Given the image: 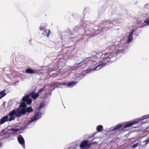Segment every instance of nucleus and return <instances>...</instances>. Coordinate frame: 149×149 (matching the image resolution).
Here are the masks:
<instances>
[{"label": "nucleus", "instance_id": "obj_1", "mask_svg": "<svg viewBox=\"0 0 149 149\" xmlns=\"http://www.w3.org/2000/svg\"><path fill=\"white\" fill-rule=\"evenodd\" d=\"M134 31V30H132L130 32L127 40L124 43H120L119 42L116 41L113 43V45L108 47L106 49V50L108 51L109 52L102 54L97 61H91L90 58L83 59L82 61L86 65L88 64H90L91 66H95L92 69H87L85 71V73L82 74L83 76H84L86 74L98 70L114 61L116 56L123 53L129 47V44L131 43L133 40V34Z\"/></svg>", "mask_w": 149, "mask_h": 149}, {"label": "nucleus", "instance_id": "obj_2", "mask_svg": "<svg viewBox=\"0 0 149 149\" xmlns=\"http://www.w3.org/2000/svg\"><path fill=\"white\" fill-rule=\"evenodd\" d=\"M109 20L104 21L102 24H100L98 26H95L93 29H92V27L94 26V24L92 23H90L88 21H85L83 22L82 24V26L84 29L85 33L91 37L94 36L95 34H99L101 31L104 30V29L107 30L113 26L107 27L110 26L109 24L106 25V23Z\"/></svg>", "mask_w": 149, "mask_h": 149}, {"label": "nucleus", "instance_id": "obj_3", "mask_svg": "<svg viewBox=\"0 0 149 149\" xmlns=\"http://www.w3.org/2000/svg\"><path fill=\"white\" fill-rule=\"evenodd\" d=\"M32 101L31 99L29 97L28 95H26L22 98L21 104L19 106L21 116L26 113H31L33 111V109L31 107H26V104H30Z\"/></svg>", "mask_w": 149, "mask_h": 149}, {"label": "nucleus", "instance_id": "obj_4", "mask_svg": "<svg viewBox=\"0 0 149 149\" xmlns=\"http://www.w3.org/2000/svg\"><path fill=\"white\" fill-rule=\"evenodd\" d=\"M20 109V108H18L17 109H14L10 112L8 115L10 117L8 120L9 121L14 120L15 117H19L22 116Z\"/></svg>", "mask_w": 149, "mask_h": 149}, {"label": "nucleus", "instance_id": "obj_5", "mask_svg": "<svg viewBox=\"0 0 149 149\" xmlns=\"http://www.w3.org/2000/svg\"><path fill=\"white\" fill-rule=\"evenodd\" d=\"M146 118L149 119V114L143 116L142 117L137 119L136 120L133 121L132 122H128L123 123V128H125L130 127L132 125L137 124L139 121L143 120Z\"/></svg>", "mask_w": 149, "mask_h": 149}, {"label": "nucleus", "instance_id": "obj_6", "mask_svg": "<svg viewBox=\"0 0 149 149\" xmlns=\"http://www.w3.org/2000/svg\"><path fill=\"white\" fill-rule=\"evenodd\" d=\"M42 116L41 113L40 112H36L33 116L25 124V126H28L32 123H36L37 120L41 118Z\"/></svg>", "mask_w": 149, "mask_h": 149}, {"label": "nucleus", "instance_id": "obj_7", "mask_svg": "<svg viewBox=\"0 0 149 149\" xmlns=\"http://www.w3.org/2000/svg\"><path fill=\"white\" fill-rule=\"evenodd\" d=\"M121 19L120 18L117 19H114L112 21L109 20L106 23V25H108L109 24H110V26H107V27L109 26H113V25H114L118 23H121L120 19Z\"/></svg>", "mask_w": 149, "mask_h": 149}, {"label": "nucleus", "instance_id": "obj_8", "mask_svg": "<svg viewBox=\"0 0 149 149\" xmlns=\"http://www.w3.org/2000/svg\"><path fill=\"white\" fill-rule=\"evenodd\" d=\"M17 139L19 143L22 146L24 149H25V141L22 136L21 135H19L18 136Z\"/></svg>", "mask_w": 149, "mask_h": 149}, {"label": "nucleus", "instance_id": "obj_9", "mask_svg": "<svg viewBox=\"0 0 149 149\" xmlns=\"http://www.w3.org/2000/svg\"><path fill=\"white\" fill-rule=\"evenodd\" d=\"M91 145H89L88 143V141L85 140L82 142L80 144V146L81 148H84V149H88V148Z\"/></svg>", "mask_w": 149, "mask_h": 149}, {"label": "nucleus", "instance_id": "obj_10", "mask_svg": "<svg viewBox=\"0 0 149 149\" xmlns=\"http://www.w3.org/2000/svg\"><path fill=\"white\" fill-rule=\"evenodd\" d=\"M29 96H31L32 98L33 99L35 100L39 96V94L38 93H37L36 94L35 93V91H33L30 93L29 94V95H28Z\"/></svg>", "mask_w": 149, "mask_h": 149}, {"label": "nucleus", "instance_id": "obj_11", "mask_svg": "<svg viewBox=\"0 0 149 149\" xmlns=\"http://www.w3.org/2000/svg\"><path fill=\"white\" fill-rule=\"evenodd\" d=\"M8 115H6L3 117L0 120V125H1L6 121H8Z\"/></svg>", "mask_w": 149, "mask_h": 149}, {"label": "nucleus", "instance_id": "obj_12", "mask_svg": "<svg viewBox=\"0 0 149 149\" xmlns=\"http://www.w3.org/2000/svg\"><path fill=\"white\" fill-rule=\"evenodd\" d=\"M86 65L82 61V62L78 64H77L75 65L76 68L75 70H76L78 68H84Z\"/></svg>", "mask_w": 149, "mask_h": 149}, {"label": "nucleus", "instance_id": "obj_13", "mask_svg": "<svg viewBox=\"0 0 149 149\" xmlns=\"http://www.w3.org/2000/svg\"><path fill=\"white\" fill-rule=\"evenodd\" d=\"M77 83V82L74 81H70L68 83H67V86L68 88H71L75 86Z\"/></svg>", "mask_w": 149, "mask_h": 149}, {"label": "nucleus", "instance_id": "obj_14", "mask_svg": "<svg viewBox=\"0 0 149 149\" xmlns=\"http://www.w3.org/2000/svg\"><path fill=\"white\" fill-rule=\"evenodd\" d=\"M25 72L28 74H34L36 73V72L34 70H33L30 68L27 69L25 70Z\"/></svg>", "mask_w": 149, "mask_h": 149}, {"label": "nucleus", "instance_id": "obj_15", "mask_svg": "<svg viewBox=\"0 0 149 149\" xmlns=\"http://www.w3.org/2000/svg\"><path fill=\"white\" fill-rule=\"evenodd\" d=\"M50 32L51 31L50 30H47L46 29H45L43 34L45 36H46L47 37H48L49 36Z\"/></svg>", "mask_w": 149, "mask_h": 149}, {"label": "nucleus", "instance_id": "obj_16", "mask_svg": "<svg viewBox=\"0 0 149 149\" xmlns=\"http://www.w3.org/2000/svg\"><path fill=\"white\" fill-rule=\"evenodd\" d=\"M122 126V125L121 124H119L117 125L114 128L111 129V131H113L119 129Z\"/></svg>", "mask_w": 149, "mask_h": 149}, {"label": "nucleus", "instance_id": "obj_17", "mask_svg": "<svg viewBox=\"0 0 149 149\" xmlns=\"http://www.w3.org/2000/svg\"><path fill=\"white\" fill-rule=\"evenodd\" d=\"M96 130L98 132H101L103 130V126L102 125H98L96 127Z\"/></svg>", "mask_w": 149, "mask_h": 149}, {"label": "nucleus", "instance_id": "obj_18", "mask_svg": "<svg viewBox=\"0 0 149 149\" xmlns=\"http://www.w3.org/2000/svg\"><path fill=\"white\" fill-rule=\"evenodd\" d=\"M144 10L146 12H149V3H147L144 5Z\"/></svg>", "mask_w": 149, "mask_h": 149}, {"label": "nucleus", "instance_id": "obj_19", "mask_svg": "<svg viewBox=\"0 0 149 149\" xmlns=\"http://www.w3.org/2000/svg\"><path fill=\"white\" fill-rule=\"evenodd\" d=\"M71 36H66L64 38L65 39V41H69V40L70 39V37L71 38H73L74 37V35L73 34H71L70 35Z\"/></svg>", "mask_w": 149, "mask_h": 149}, {"label": "nucleus", "instance_id": "obj_20", "mask_svg": "<svg viewBox=\"0 0 149 149\" xmlns=\"http://www.w3.org/2000/svg\"><path fill=\"white\" fill-rule=\"evenodd\" d=\"M47 25L46 24H42L40 27V29L42 31L45 29V28L46 26Z\"/></svg>", "mask_w": 149, "mask_h": 149}, {"label": "nucleus", "instance_id": "obj_21", "mask_svg": "<svg viewBox=\"0 0 149 149\" xmlns=\"http://www.w3.org/2000/svg\"><path fill=\"white\" fill-rule=\"evenodd\" d=\"M19 129H15V128H12L11 129V130L13 132V134H15V133L17 132H19Z\"/></svg>", "mask_w": 149, "mask_h": 149}, {"label": "nucleus", "instance_id": "obj_22", "mask_svg": "<svg viewBox=\"0 0 149 149\" xmlns=\"http://www.w3.org/2000/svg\"><path fill=\"white\" fill-rule=\"evenodd\" d=\"M6 94L5 93L4 91H3L0 92V95L2 97H3L5 96Z\"/></svg>", "mask_w": 149, "mask_h": 149}, {"label": "nucleus", "instance_id": "obj_23", "mask_svg": "<svg viewBox=\"0 0 149 149\" xmlns=\"http://www.w3.org/2000/svg\"><path fill=\"white\" fill-rule=\"evenodd\" d=\"M45 104L44 102H41L40 103V106L38 107V109H40L41 108L44 107L45 106Z\"/></svg>", "mask_w": 149, "mask_h": 149}, {"label": "nucleus", "instance_id": "obj_24", "mask_svg": "<svg viewBox=\"0 0 149 149\" xmlns=\"http://www.w3.org/2000/svg\"><path fill=\"white\" fill-rule=\"evenodd\" d=\"M144 22L146 24H144L143 26L149 25V19H148L144 20Z\"/></svg>", "mask_w": 149, "mask_h": 149}, {"label": "nucleus", "instance_id": "obj_25", "mask_svg": "<svg viewBox=\"0 0 149 149\" xmlns=\"http://www.w3.org/2000/svg\"><path fill=\"white\" fill-rule=\"evenodd\" d=\"M67 83L63 82H58V85L59 86L63 85L65 86L67 85Z\"/></svg>", "mask_w": 149, "mask_h": 149}, {"label": "nucleus", "instance_id": "obj_26", "mask_svg": "<svg viewBox=\"0 0 149 149\" xmlns=\"http://www.w3.org/2000/svg\"><path fill=\"white\" fill-rule=\"evenodd\" d=\"M143 143H145L146 145L148 143H149V137L146 139L145 141H143Z\"/></svg>", "mask_w": 149, "mask_h": 149}, {"label": "nucleus", "instance_id": "obj_27", "mask_svg": "<svg viewBox=\"0 0 149 149\" xmlns=\"http://www.w3.org/2000/svg\"><path fill=\"white\" fill-rule=\"evenodd\" d=\"M140 144H139L138 143H136L134 144L132 146V147L134 148H136L137 146L140 145Z\"/></svg>", "mask_w": 149, "mask_h": 149}, {"label": "nucleus", "instance_id": "obj_28", "mask_svg": "<svg viewBox=\"0 0 149 149\" xmlns=\"http://www.w3.org/2000/svg\"><path fill=\"white\" fill-rule=\"evenodd\" d=\"M76 78H79L80 79H81L82 78V76L80 75L79 74H78L76 75Z\"/></svg>", "mask_w": 149, "mask_h": 149}, {"label": "nucleus", "instance_id": "obj_29", "mask_svg": "<svg viewBox=\"0 0 149 149\" xmlns=\"http://www.w3.org/2000/svg\"><path fill=\"white\" fill-rule=\"evenodd\" d=\"M47 86V85H46L44 88H40V89L39 90V92H38V93H40L41 92H42L43 90H44L45 89V87Z\"/></svg>", "mask_w": 149, "mask_h": 149}, {"label": "nucleus", "instance_id": "obj_30", "mask_svg": "<svg viewBox=\"0 0 149 149\" xmlns=\"http://www.w3.org/2000/svg\"><path fill=\"white\" fill-rule=\"evenodd\" d=\"M1 143H0V147H1Z\"/></svg>", "mask_w": 149, "mask_h": 149}, {"label": "nucleus", "instance_id": "obj_31", "mask_svg": "<svg viewBox=\"0 0 149 149\" xmlns=\"http://www.w3.org/2000/svg\"><path fill=\"white\" fill-rule=\"evenodd\" d=\"M1 143H0V147H1Z\"/></svg>", "mask_w": 149, "mask_h": 149}, {"label": "nucleus", "instance_id": "obj_32", "mask_svg": "<svg viewBox=\"0 0 149 149\" xmlns=\"http://www.w3.org/2000/svg\"><path fill=\"white\" fill-rule=\"evenodd\" d=\"M2 98V97L1 96H0V99L1 98Z\"/></svg>", "mask_w": 149, "mask_h": 149}, {"label": "nucleus", "instance_id": "obj_33", "mask_svg": "<svg viewBox=\"0 0 149 149\" xmlns=\"http://www.w3.org/2000/svg\"><path fill=\"white\" fill-rule=\"evenodd\" d=\"M100 55H101V54H102V53H100Z\"/></svg>", "mask_w": 149, "mask_h": 149}]
</instances>
